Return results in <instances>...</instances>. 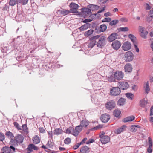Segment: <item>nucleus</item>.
<instances>
[{
  "label": "nucleus",
  "mask_w": 153,
  "mask_h": 153,
  "mask_svg": "<svg viewBox=\"0 0 153 153\" xmlns=\"http://www.w3.org/2000/svg\"><path fill=\"white\" fill-rule=\"evenodd\" d=\"M125 71L126 73H131L132 70V66L130 63H127L124 67Z\"/></svg>",
  "instance_id": "obj_13"
},
{
  "label": "nucleus",
  "mask_w": 153,
  "mask_h": 153,
  "mask_svg": "<svg viewBox=\"0 0 153 153\" xmlns=\"http://www.w3.org/2000/svg\"><path fill=\"white\" fill-rule=\"evenodd\" d=\"M131 48V45L130 43L128 41H126L124 42L122 46V49L125 51L129 50Z\"/></svg>",
  "instance_id": "obj_9"
},
{
  "label": "nucleus",
  "mask_w": 153,
  "mask_h": 153,
  "mask_svg": "<svg viewBox=\"0 0 153 153\" xmlns=\"http://www.w3.org/2000/svg\"><path fill=\"white\" fill-rule=\"evenodd\" d=\"M102 126L100 125H99L97 126L94 127L91 129V130H97L100 129L102 128Z\"/></svg>",
  "instance_id": "obj_52"
},
{
  "label": "nucleus",
  "mask_w": 153,
  "mask_h": 153,
  "mask_svg": "<svg viewBox=\"0 0 153 153\" xmlns=\"http://www.w3.org/2000/svg\"><path fill=\"white\" fill-rule=\"evenodd\" d=\"M33 143L35 144L39 143L41 141L40 137L37 135H35L32 138Z\"/></svg>",
  "instance_id": "obj_18"
},
{
  "label": "nucleus",
  "mask_w": 153,
  "mask_h": 153,
  "mask_svg": "<svg viewBox=\"0 0 153 153\" xmlns=\"http://www.w3.org/2000/svg\"><path fill=\"white\" fill-rule=\"evenodd\" d=\"M111 19L110 18L106 17L105 18L103 19L102 20V22H109L111 21Z\"/></svg>",
  "instance_id": "obj_51"
},
{
  "label": "nucleus",
  "mask_w": 153,
  "mask_h": 153,
  "mask_svg": "<svg viewBox=\"0 0 153 153\" xmlns=\"http://www.w3.org/2000/svg\"><path fill=\"white\" fill-rule=\"evenodd\" d=\"M135 119V117L132 115L127 117L123 119L122 121L123 122L126 123L129 121H131Z\"/></svg>",
  "instance_id": "obj_21"
},
{
  "label": "nucleus",
  "mask_w": 153,
  "mask_h": 153,
  "mask_svg": "<svg viewBox=\"0 0 153 153\" xmlns=\"http://www.w3.org/2000/svg\"><path fill=\"white\" fill-rule=\"evenodd\" d=\"M87 140V138L86 137L84 138L82 141L79 143V144L81 145L84 144L85 143L86 140Z\"/></svg>",
  "instance_id": "obj_58"
},
{
  "label": "nucleus",
  "mask_w": 153,
  "mask_h": 153,
  "mask_svg": "<svg viewBox=\"0 0 153 153\" xmlns=\"http://www.w3.org/2000/svg\"><path fill=\"white\" fill-rule=\"evenodd\" d=\"M129 29L128 27H120L118 29V30L119 31H123V32H126Z\"/></svg>",
  "instance_id": "obj_45"
},
{
  "label": "nucleus",
  "mask_w": 153,
  "mask_h": 153,
  "mask_svg": "<svg viewBox=\"0 0 153 153\" xmlns=\"http://www.w3.org/2000/svg\"><path fill=\"white\" fill-rule=\"evenodd\" d=\"M146 7L145 9L146 10H150L151 8V7L149 5V4L146 3Z\"/></svg>",
  "instance_id": "obj_60"
},
{
  "label": "nucleus",
  "mask_w": 153,
  "mask_h": 153,
  "mask_svg": "<svg viewBox=\"0 0 153 153\" xmlns=\"http://www.w3.org/2000/svg\"><path fill=\"white\" fill-rule=\"evenodd\" d=\"M131 131L132 132H135L137 131V130L135 127V125H133L131 127Z\"/></svg>",
  "instance_id": "obj_54"
},
{
  "label": "nucleus",
  "mask_w": 153,
  "mask_h": 153,
  "mask_svg": "<svg viewBox=\"0 0 153 153\" xmlns=\"http://www.w3.org/2000/svg\"><path fill=\"white\" fill-rule=\"evenodd\" d=\"M71 139L70 138L68 137L64 140V143L65 144H69L71 143Z\"/></svg>",
  "instance_id": "obj_50"
},
{
  "label": "nucleus",
  "mask_w": 153,
  "mask_h": 153,
  "mask_svg": "<svg viewBox=\"0 0 153 153\" xmlns=\"http://www.w3.org/2000/svg\"><path fill=\"white\" fill-rule=\"evenodd\" d=\"M100 140L102 144H105L110 142V138L109 137L106 135L100 138Z\"/></svg>",
  "instance_id": "obj_16"
},
{
  "label": "nucleus",
  "mask_w": 153,
  "mask_h": 153,
  "mask_svg": "<svg viewBox=\"0 0 153 153\" xmlns=\"http://www.w3.org/2000/svg\"><path fill=\"white\" fill-rule=\"evenodd\" d=\"M126 97L128 99L132 100L133 98L134 97V95L133 94L130 93H127L126 94Z\"/></svg>",
  "instance_id": "obj_42"
},
{
  "label": "nucleus",
  "mask_w": 153,
  "mask_h": 153,
  "mask_svg": "<svg viewBox=\"0 0 153 153\" xmlns=\"http://www.w3.org/2000/svg\"><path fill=\"white\" fill-rule=\"evenodd\" d=\"M15 138L16 139L18 142L19 143H21L23 142L24 137L22 135L18 134L16 136Z\"/></svg>",
  "instance_id": "obj_20"
},
{
  "label": "nucleus",
  "mask_w": 153,
  "mask_h": 153,
  "mask_svg": "<svg viewBox=\"0 0 153 153\" xmlns=\"http://www.w3.org/2000/svg\"><path fill=\"white\" fill-rule=\"evenodd\" d=\"M4 139V135L0 132V140L2 141Z\"/></svg>",
  "instance_id": "obj_63"
},
{
  "label": "nucleus",
  "mask_w": 153,
  "mask_h": 153,
  "mask_svg": "<svg viewBox=\"0 0 153 153\" xmlns=\"http://www.w3.org/2000/svg\"><path fill=\"white\" fill-rule=\"evenodd\" d=\"M147 103V101L145 100V99L140 100V105L141 107L143 108L145 107Z\"/></svg>",
  "instance_id": "obj_26"
},
{
  "label": "nucleus",
  "mask_w": 153,
  "mask_h": 153,
  "mask_svg": "<svg viewBox=\"0 0 153 153\" xmlns=\"http://www.w3.org/2000/svg\"><path fill=\"white\" fill-rule=\"evenodd\" d=\"M121 46V43L118 40L114 41L111 44V46L113 48L116 50H118L120 48Z\"/></svg>",
  "instance_id": "obj_10"
},
{
  "label": "nucleus",
  "mask_w": 153,
  "mask_h": 153,
  "mask_svg": "<svg viewBox=\"0 0 153 153\" xmlns=\"http://www.w3.org/2000/svg\"><path fill=\"white\" fill-rule=\"evenodd\" d=\"M94 30L92 29H90L84 33V35L86 37H88L92 34L94 32Z\"/></svg>",
  "instance_id": "obj_37"
},
{
  "label": "nucleus",
  "mask_w": 153,
  "mask_h": 153,
  "mask_svg": "<svg viewBox=\"0 0 153 153\" xmlns=\"http://www.w3.org/2000/svg\"><path fill=\"white\" fill-rule=\"evenodd\" d=\"M118 35L117 33H113L111 34L108 38L109 42H112L117 38Z\"/></svg>",
  "instance_id": "obj_17"
},
{
  "label": "nucleus",
  "mask_w": 153,
  "mask_h": 153,
  "mask_svg": "<svg viewBox=\"0 0 153 153\" xmlns=\"http://www.w3.org/2000/svg\"><path fill=\"white\" fill-rule=\"evenodd\" d=\"M21 37L20 36H18L17 38L13 39L14 41L18 43H20L21 40Z\"/></svg>",
  "instance_id": "obj_48"
},
{
  "label": "nucleus",
  "mask_w": 153,
  "mask_h": 153,
  "mask_svg": "<svg viewBox=\"0 0 153 153\" xmlns=\"http://www.w3.org/2000/svg\"><path fill=\"white\" fill-rule=\"evenodd\" d=\"M120 92V89L118 87H113L110 90V94L111 96L118 95Z\"/></svg>",
  "instance_id": "obj_2"
},
{
  "label": "nucleus",
  "mask_w": 153,
  "mask_h": 153,
  "mask_svg": "<svg viewBox=\"0 0 153 153\" xmlns=\"http://www.w3.org/2000/svg\"><path fill=\"white\" fill-rule=\"evenodd\" d=\"M59 12L60 14L62 16L66 15L70 13V10H68L65 9H63L59 10Z\"/></svg>",
  "instance_id": "obj_27"
},
{
  "label": "nucleus",
  "mask_w": 153,
  "mask_h": 153,
  "mask_svg": "<svg viewBox=\"0 0 153 153\" xmlns=\"http://www.w3.org/2000/svg\"><path fill=\"white\" fill-rule=\"evenodd\" d=\"M62 130L60 128H57L55 129L53 131L54 134L56 135H58L62 134Z\"/></svg>",
  "instance_id": "obj_28"
},
{
  "label": "nucleus",
  "mask_w": 153,
  "mask_h": 153,
  "mask_svg": "<svg viewBox=\"0 0 153 153\" xmlns=\"http://www.w3.org/2000/svg\"><path fill=\"white\" fill-rule=\"evenodd\" d=\"M106 37L105 36H102L98 39L96 43V45L98 47L102 48L104 46L106 43Z\"/></svg>",
  "instance_id": "obj_1"
},
{
  "label": "nucleus",
  "mask_w": 153,
  "mask_h": 153,
  "mask_svg": "<svg viewBox=\"0 0 153 153\" xmlns=\"http://www.w3.org/2000/svg\"><path fill=\"white\" fill-rule=\"evenodd\" d=\"M121 114V111L120 110H115L113 112V114L114 116L117 117L119 118Z\"/></svg>",
  "instance_id": "obj_35"
},
{
  "label": "nucleus",
  "mask_w": 153,
  "mask_h": 153,
  "mask_svg": "<svg viewBox=\"0 0 153 153\" xmlns=\"http://www.w3.org/2000/svg\"><path fill=\"white\" fill-rule=\"evenodd\" d=\"M80 145L79 143H78L77 144L74 145L73 147V148L74 150H76L80 146Z\"/></svg>",
  "instance_id": "obj_57"
},
{
  "label": "nucleus",
  "mask_w": 153,
  "mask_h": 153,
  "mask_svg": "<svg viewBox=\"0 0 153 153\" xmlns=\"http://www.w3.org/2000/svg\"><path fill=\"white\" fill-rule=\"evenodd\" d=\"M82 127L79 125L75 127L74 129V131L73 132V135L76 136L81 131L82 129Z\"/></svg>",
  "instance_id": "obj_12"
},
{
  "label": "nucleus",
  "mask_w": 153,
  "mask_h": 153,
  "mask_svg": "<svg viewBox=\"0 0 153 153\" xmlns=\"http://www.w3.org/2000/svg\"><path fill=\"white\" fill-rule=\"evenodd\" d=\"M91 25L89 23H86L80 27L79 29L80 31H84L90 27Z\"/></svg>",
  "instance_id": "obj_22"
},
{
  "label": "nucleus",
  "mask_w": 153,
  "mask_h": 153,
  "mask_svg": "<svg viewBox=\"0 0 153 153\" xmlns=\"http://www.w3.org/2000/svg\"><path fill=\"white\" fill-rule=\"evenodd\" d=\"M5 135L9 137L11 139L13 138L14 137L13 134L10 131L6 132L5 133Z\"/></svg>",
  "instance_id": "obj_41"
},
{
  "label": "nucleus",
  "mask_w": 153,
  "mask_h": 153,
  "mask_svg": "<svg viewBox=\"0 0 153 153\" xmlns=\"http://www.w3.org/2000/svg\"><path fill=\"white\" fill-rule=\"evenodd\" d=\"M113 75L115 79L118 80L122 79L124 77V73L120 71H117L114 73Z\"/></svg>",
  "instance_id": "obj_3"
},
{
  "label": "nucleus",
  "mask_w": 153,
  "mask_h": 153,
  "mask_svg": "<svg viewBox=\"0 0 153 153\" xmlns=\"http://www.w3.org/2000/svg\"><path fill=\"white\" fill-rule=\"evenodd\" d=\"M148 145L149 146L147 149V152L149 153H152V151L153 141L150 137H148Z\"/></svg>",
  "instance_id": "obj_11"
},
{
  "label": "nucleus",
  "mask_w": 153,
  "mask_h": 153,
  "mask_svg": "<svg viewBox=\"0 0 153 153\" xmlns=\"http://www.w3.org/2000/svg\"><path fill=\"white\" fill-rule=\"evenodd\" d=\"M115 102L114 100H111L107 102L105 107L107 109L111 110L115 108Z\"/></svg>",
  "instance_id": "obj_6"
},
{
  "label": "nucleus",
  "mask_w": 153,
  "mask_h": 153,
  "mask_svg": "<svg viewBox=\"0 0 153 153\" xmlns=\"http://www.w3.org/2000/svg\"><path fill=\"white\" fill-rule=\"evenodd\" d=\"M148 33V32L147 31H144L141 33L140 36L143 39H146L147 35Z\"/></svg>",
  "instance_id": "obj_40"
},
{
  "label": "nucleus",
  "mask_w": 153,
  "mask_h": 153,
  "mask_svg": "<svg viewBox=\"0 0 153 153\" xmlns=\"http://www.w3.org/2000/svg\"><path fill=\"white\" fill-rule=\"evenodd\" d=\"M32 149L37 150L38 149V148L34 144H29V153L32 151Z\"/></svg>",
  "instance_id": "obj_31"
},
{
  "label": "nucleus",
  "mask_w": 153,
  "mask_h": 153,
  "mask_svg": "<svg viewBox=\"0 0 153 153\" xmlns=\"http://www.w3.org/2000/svg\"><path fill=\"white\" fill-rule=\"evenodd\" d=\"M88 7H89L91 10H97L99 8V7L98 6L92 4L89 5Z\"/></svg>",
  "instance_id": "obj_29"
},
{
  "label": "nucleus",
  "mask_w": 153,
  "mask_h": 153,
  "mask_svg": "<svg viewBox=\"0 0 153 153\" xmlns=\"http://www.w3.org/2000/svg\"><path fill=\"white\" fill-rule=\"evenodd\" d=\"M110 118L109 115L107 114H105L101 115L100 120L103 123L107 122Z\"/></svg>",
  "instance_id": "obj_14"
},
{
  "label": "nucleus",
  "mask_w": 153,
  "mask_h": 153,
  "mask_svg": "<svg viewBox=\"0 0 153 153\" xmlns=\"http://www.w3.org/2000/svg\"><path fill=\"white\" fill-rule=\"evenodd\" d=\"M118 85L120 89L125 90L127 89L129 87V85L128 83L125 81L119 82Z\"/></svg>",
  "instance_id": "obj_4"
},
{
  "label": "nucleus",
  "mask_w": 153,
  "mask_h": 153,
  "mask_svg": "<svg viewBox=\"0 0 153 153\" xmlns=\"http://www.w3.org/2000/svg\"><path fill=\"white\" fill-rule=\"evenodd\" d=\"M127 126L125 125H123L120 128L117 129L115 132L117 134H119L123 131L126 128Z\"/></svg>",
  "instance_id": "obj_23"
},
{
  "label": "nucleus",
  "mask_w": 153,
  "mask_h": 153,
  "mask_svg": "<svg viewBox=\"0 0 153 153\" xmlns=\"http://www.w3.org/2000/svg\"><path fill=\"white\" fill-rule=\"evenodd\" d=\"M89 148L86 146H83L80 150V153H89Z\"/></svg>",
  "instance_id": "obj_19"
},
{
  "label": "nucleus",
  "mask_w": 153,
  "mask_h": 153,
  "mask_svg": "<svg viewBox=\"0 0 153 153\" xmlns=\"http://www.w3.org/2000/svg\"><path fill=\"white\" fill-rule=\"evenodd\" d=\"M81 14L85 16H88L91 14V10L88 8H83L81 9Z\"/></svg>",
  "instance_id": "obj_8"
},
{
  "label": "nucleus",
  "mask_w": 153,
  "mask_h": 153,
  "mask_svg": "<svg viewBox=\"0 0 153 153\" xmlns=\"http://www.w3.org/2000/svg\"><path fill=\"white\" fill-rule=\"evenodd\" d=\"M128 37L133 42V44H137L136 38L134 35L130 34L128 35Z\"/></svg>",
  "instance_id": "obj_33"
},
{
  "label": "nucleus",
  "mask_w": 153,
  "mask_h": 153,
  "mask_svg": "<svg viewBox=\"0 0 153 153\" xmlns=\"http://www.w3.org/2000/svg\"><path fill=\"white\" fill-rule=\"evenodd\" d=\"M100 36L99 35H97L92 37L91 39L93 41H97L98 40V39L100 38Z\"/></svg>",
  "instance_id": "obj_49"
},
{
  "label": "nucleus",
  "mask_w": 153,
  "mask_h": 153,
  "mask_svg": "<svg viewBox=\"0 0 153 153\" xmlns=\"http://www.w3.org/2000/svg\"><path fill=\"white\" fill-rule=\"evenodd\" d=\"M124 57L126 62H130L133 60L134 55L132 52L128 51L125 54Z\"/></svg>",
  "instance_id": "obj_5"
},
{
  "label": "nucleus",
  "mask_w": 153,
  "mask_h": 153,
  "mask_svg": "<svg viewBox=\"0 0 153 153\" xmlns=\"http://www.w3.org/2000/svg\"><path fill=\"white\" fill-rule=\"evenodd\" d=\"M116 79H115L114 77L113 76H111L108 77V81L111 82H114L115 81Z\"/></svg>",
  "instance_id": "obj_47"
},
{
  "label": "nucleus",
  "mask_w": 153,
  "mask_h": 153,
  "mask_svg": "<svg viewBox=\"0 0 153 153\" xmlns=\"http://www.w3.org/2000/svg\"><path fill=\"white\" fill-rule=\"evenodd\" d=\"M89 122L86 119H83L80 121V125L83 128H86L89 124Z\"/></svg>",
  "instance_id": "obj_15"
},
{
  "label": "nucleus",
  "mask_w": 153,
  "mask_h": 153,
  "mask_svg": "<svg viewBox=\"0 0 153 153\" xmlns=\"http://www.w3.org/2000/svg\"><path fill=\"white\" fill-rule=\"evenodd\" d=\"M90 41L88 45V48H92L95 45H96L97 41H93L90 39Z\"/></svg>",
  "instance_id": "obj_30"
},
{
  "label": "nucleus",
  "mask_w": 153,
  "mask_h": 153,
  "mask_svg": "<svg viewBox=\"0 0 153 153\" xmlns=\"http://www.w3.org/2000/svg\"><path fill=\"white\" fill-rule=\"evenodd\" d=\"M105 133L103 131H102V132H100L99 134V137L100 138H102V137L105 136Z\"/></svg>",
  "instance_id": "obj_61"
},
{
  "label": "nucleus",
  "mask_w": 153,
  "mask_h": 153,
  "mask_svg": "<svg viewBox=\"0 0 153 153\" xmlns=\"http://www.w3.org/2000/svg\"><path fill=\"white\" fill-rule=\"evenodd\" d=\"M92 21V20L90 19H85V20L83 21V22L86 23L91 22Z\"/></svg>",
  "instance_id": "obj_64"
},
{
  "label": "nucleus",
  "mask_w": 153,
  "mask_h": 153,
  "mask_svg": "<svg viewBox=\"0 0 153 153\" xmlns=\"http://www.w3.org/2000/svg\"><path fill=\"white\" fill-rule=\"evenodd\" d=\"M22 128L24 131V134L27 135L28 134V128L26 124H24L22 125Z\"/></svg>",
  "instance_id": "obj_34"
},
{
  "label": "nucleus",
  "mask_w": 153,
  "mask_h": 153,
  "mask_svg": "<svg viewBox=\"0 0 153 153\" xmlns=\"http://www.w3.org/2000/svg\"><path fill=\"white\" fill-rule=\"evenodd\" d=\"M74 131V128L72 127H69L66 130V133L68 134H71L73 135V132Z\"/></svg>",
  "instance_id": "obj_36"
},
{
  "label": "nucleus",
  "mask_w": 153,
  "mask_h": 153,
  "mask_svg": "<svg viewBox=\"0 0 153 153\" xmlns=\"http://www.w3.org/2000/svg\"><path fill=\"white\" fill-rule=\"evenodd\" d=\"M107 29V26L105 24H102L100 26V30L101 32L105 31Z\"/></svg>",
  "instance_id": "obj_38"
},
{
  "label": "nucleus",
  "mask_w": 153,
  "mask_h": 153,
  "mask_svg": "<svg viewBox=\"0 0 153 153\" xmlns=\"http://www.w3.org/2000/svg\"><path fill=\"white\" fill-rule=\"evenodd\" d=\"M118 20H114L112 21H111L109 23V25L111 26L115 25L118 22Z\"/></svg>",
  "instance_id": "obj_46"
},
{
  "label": "nucleus",
  "mask_w": 153,
  "mask_h": 153,
  "mask_svg": "<svg viewBox=\"0 0 153 153\" xmlns=\"http://www.w3.org/2000/svg\"><path fill=\"white\" fill-rule=\"evenodd\" d=\"M148 16L150 17L153 19V10H151L149 11Z\"/></svg>",
  "instance_id": "obj_55"
},
{
  "label": "nucleus",
  "mask_w": 153,
  "mask_h": 153,
  "mask_svg": "<svg viewBox=\"0 0 153 153\" xmlns=\"http://www.w3.org/2000/svg\"><path fill=\"white\" fill-rule=\"evenodd\" d=\"M18 0H10L9 4L11 6L15 5L17 2Z\"/></svg>",
  "instance_id": "obj_44"
},
{
  "label": "nucleus",
  "mask_w": 153,
  "mask_h": 153,
  "mask_svg": "<svg viewBox=\"0 0 153 153\" xmlns=\"http://www.w3.org/2000/svg\"><path fill=\"white\" fill-rule=\"evenodd\" d=\"M94 140L90 139L87 141L86 142V143L87 144L92 143L94 142Z\"/></svg>",
  "instance_id": "obj_59"
},
{
  "label": "nucleus",
  "mask_w": 153,
  "mask_h": 153,
  "mask_svg": "<svg viewBox=\"0 0 153 153\" xmlns=\"http://www.w3.org/2000/svg\"><path fill=\"white\" fill-rule=\"evenodd\" d=\"M125 101V99L121 98L118 100L117 104L120 106H123L124 104Z\"/></svg>",
  "instance_id": "obj_32"
},
{
  "label": "nucleus",
  "mask_w": 153,
  "mask_h": 153,
  "mask_svg": "<svg viewBox=\"0 0 153 153\" xmlns=\"http://www.w3.org/2000/svg\"><path fill=\"white\" fill-rule=\"evenodd\" d=\"M69 6L71 8V9L70 10V13H78L77 10L78 8L79 7V6L77 4H75L74 3L72 2L70 4Z\"/></svg>",
  "instance_id": "obj_7"
},
{
  "label": "nucleus",
  "mask_w": 153,
  "mask_h": 153,
  "mask_svg": "<svg viewBox=\"0 0 153 153\" xmlns=\"http://www.w3.org/2000/svg\"><path fill=\"white\" fill-rule=\"evenodd\" d=\"M28 0H19V3L22 4L23 5L26 4L28 2Z\"/></svg>",
  "instance_id": "obj_53"
},
{
  "label": "nucleus",
  "mask_w": 153,
  "mask_h": 153,
  "mask_svg": "<svg viewBox=\"0 0 153 153\" xmlns=\"http://www.w3.org/2000/svg\"><path fill=\"white\" fill-rule=\"evenodd\" d=\"M14 125L15 128L18 130H22L21 127L16 122H15L14 123Z\"/></svg>",
  "instance_id": "obj_43"
},
{
  "label": "nucleus",
  "mask_w": 153,
  "mask_h": 153,
  "mask_svg": "<svg viewBox=\"0 0 153 153\" xmlns=\"http://www.w3.org/2000/svg\"><path fill=\"white\" fill-rule=\"evenodd\" d=\"M19 143L16 139L15 138L14 139L13 138L11 139L9 143L10 145L14 146H18Z\"/></svg>",
  "instance_id": "obj_25"
},
{
  "label": "nucleus",
  "mask_w": 153,
  "mask_h": 153,
  "mask_svg": "<svg viewBox=\"0 0 153 153\" xmlns=\"http://www.w3.org/2000/svg\"><path fill=\"white\" fill-rule=\"evenodd\" d=\"M39 132L41 133H44L45 130L43 127H40L39 128Z\"/></svg>",
  "instance_id": "obj_62"
},
{
  "label": "nucleus",
  "mask_w": 153,
  "mask_h": 153,
  "mask_svg": "<svg viewBox=\"0 0 153 153\" xmlns=\"http://www.w3.org/2000/svg\"><path fill=\"white\" fill-rule=\"evenodd\" d=\"M9 9V6L7 4H5L4 6V7L3 8V10L4 11L8 10Z\"/></svg>",
  "instance_id": "obj_56"
},
{
  "label": "nucleus",
  "mask_w": 153,
  "mask_h": 153,
  "mask_svg": "<svg viewBox=\"0 0 153 153\" xmlns=\"http://www.w3.org/2000/svg\"><path fill=\"white\" fill-rule=\"evenodd\" d=\"M144 88L146 93L147 94H148L150 90L149 83L148 81L146 82V86H144Z\"/></svg>",
  "instance_id": "obj_39"
},
{
  "label": "nucleus",
  "mask_w": 153,
  "mask_h": 153,
  "mask_svg": "<svg viewBox=\"0 0 153 153\" xmlns=\"http://www.w3.org/2000/svg\"><path fill=\"white\" fill-rule=\"evenodd\" d=\"M1 150L2 153H10L11 152V150L9 147L6 146L3 147Z\"/></svg>",
  "instance_id": "obj_24"
}]
</instances>
